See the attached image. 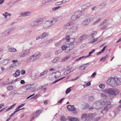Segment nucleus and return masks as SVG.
Listing matches in <instances>:
<instances>
[{"instance_id":"f257e3e1","label":"nucleus","mask_w":121,"mask_h":121,"mask_svg":"<svg viewBox=\"0 0 121 121\" xmlns=\"http://www.w3.org/2000/svg\"><path fill=\"white\" fill-rule=\"evenodd\" d=\"M107 84L113 87L121 84V78L116 77H111L107 80Z\"/></svg>"},{"instance_id":"f03ea898","label":"nucleus","mask_w":121,"mask_h":121,"mask_svg":"<svg viewBox=\"0 0 121 121\" xmlns=\"http://www.w3.org/2000/svg\"><path fill=\"white\" fill-rule=\"evenodd\" d=\"M105 92L110 95H115L118 94L119 90L117 89L110 88L105 89L104 90Z\"/></svg>"},{"instance_id":"7ed1b4c3","label":"nucleus","mask_w":121,"mask_h":121,"mask_svg":"<svg viewBox=\"0 0 121 121\" xmlns=\"http://www.w3.org/2000/svg\"><path fill=\"white\" fill-rule=\"evenodd\" d=\"M41 55V53L39 52H37L35 53L34 55L31 56L26 61V62H32L35 60H36L39 58Z\"/></svg>"},{"instance_id":"20e7f679","label":"nucleus","mask_w":121,"mask_h":121,"mask_svg":"<svg viewBox=\"0 0 121 121\" xmlns=\"http://www.w3.org/2000/svg\"><path fill=\"white\" fill-rule=\"evenodd\" d=\"M108 101L106 100L102 99L99 101H97L96 103V109H99L102 106L101 105H105L107 103Z\"/></svg>"},{"instance_id":"39448f33","label":"nucleus","mask_w":121,"mask_h":121,"mask_svg":"<svg viewBox=\"0 0 121 121\" xmlns=\"http://www.w3.org/2000/svg\"><path fill=\"white\" fill-rule=\"evenodd\" d=\"M107 101V103L106 105V107L100 111L101 113L103 115L105 114L108 112V109L112 107L110 102L109 101Z\"/></svg>"},{"instance_id":"423d86ee","label":"nucleus","mask_w":121,"mask_h":121,"mask_svg":"<svg viewBox=\"0 0 121 121\" xmlns=\"http://www.w3.org/2000/svg\"><path fill=\"white\" fill-rule=\"evenodd\" d=\"M61 75V73L59 71L52 73L49 75V77L51 80H54L58 78Z\"/></svg>"},{"instance_id":"0eeeda50","label":"nucleus","mask_w":121,"mask_h":121,"mask_svg":"<svg viewBox=\"0 0 121 121\" xmlns=\"http://www.w3.org/2000/svg\"><path fill=\"white\" fill-rule=\"evenodd\" d=\"M93 18L92 17L85 19L82 22L81 25L82 26L87 25L91 22Z\"/></svg>"},{"instance_id":"6e6552de","label":"nucleus","mask_w":121,"mask_h":121,"mask_svg":"<svg viewBox=\"0 0 121 121\" xmlns=\"http://www.w3.org/2000/svg\"><path fill=\"white\" fill-rule=\"evenodd\" d=\"M53 24V20H50L46 21L43 25V27L44 29H46L49 26H51Z\"/></svg>"},{"instance_id":"1a4fd4ad","label":"nucleus","mask_w":121,"mask_h":121,"mask_svg":"<svg viewBox=\"0 0 121 121\" xmlns=\"http://www.w3.org/2000/svg\"><path fill=\"white\" fill-rule=\"evenodd\" d=\"M53 24V20H50L46 21L43 25V27L44 29H46L49 26H51Z\"/></svg>"},{"instance_id":"9d476101","label":"nucleus","mask_w":121,"mask_h":121,"mask_svg":"<svg viewBox=\"0 0 121 121\" xmlns=\"http://www.w3.org/2000/svg\"><path fill=\"white\" fill-rule=\"evenodd\" d=\"M81 14V11H77L76 12L74 15L71 17V19L73 20H75L79 18Z\"/></svg>"},{"instance_id":"9b49d317","label":"nucleus","mask_w":121,"mask_h":121,"mask_svg":"<svg viewBox=\"0 0 121 121\" xmlns=\"http://www.w3.org/2000/svg\"><path fill=\"white\" fill-rule=\"evenodd\" d=\"M29 52L30 50L29 49H26L20 53L19 56L21 57H23L28 54L29 53Z\"/></svg>"},{"instance_id":"f8f14e48","label":"nucleus","mask_w":121,"mask_h":121,"mask_svg":"<svg viewBox=\"0 0 121 121\" xmlns=\"http://www.w3.org/2000/svg\"><path fill=\"white\" fill-rule=\"evenodd\" d=\"M65 40H66V42H67V44H69L70 43H72L75 40L74 38H70L69 35H67L65 38Z\"/></svg>"},{"instance_id":"ddd939ff","label":"nucleus","mask_w":121,"mask_h":121,"mask_svg":"<svg viewBox=\"0 0 121 121\" xmlns=\"http://www.w3.org/2000/svg\"><path fill=\"white\" fill-rule=\"evenodd\" d=\"M44 18L43 17L39 18L35 20L38 26L42 24L44 20Z\"/></svg>"},{"instance_id":"4468645a","label":"nucleus","mask_w":121,"mask_h":121,"mask_svg":"<svg viewBox=\"0 0 121 121\" xmlns=\"http://www.w3.org/2000/svg\"><path fill=\"white\" fill-rule=\"evenodd\" d=\"M67 108L69 111H73L76 110V108L74 106V105H69L67 107Z\"/></svg>"},{"instance_id":"2eb2a0df","label":"nucleus","mask_w":121,"mask_h":121,"mask_svg":"<svg viewBox=\"0 0 121 121\" xmlns=\"http://www.w3.org/2000/svg\"><path fill=\"white\" fill-rule=\"evenodd\" d=\"M31 14V12L29 11H26L22 12L21 13L20 17H26L29 16Z\"/></svg>"},{"instance_id":"dca6fc26","label":"nucleus","mask_w":121,"mask_h":121,"mask_svg":"<svg viewBox=\"0 0 121 121\" xmlns=\"http://www.w3.org/2000/svg\"><path fill=\"white\" fill-rule=\"evenodd\" d=\"M88 35L86 34H84L81 36L79 39V41L80 42H82L84 39H85Z\"/></svg>"},{"instance_id":"f3484780","label":"nucleus","mask_w":121,"mask_h":121,"mask_svg":"<svg viewBox=\"0 0 121 121\" xmlns=\"http://www.w3.org/2000/svg\"><path fill=\"white\" fill-rule=\"evenodd\" d=\"M9 51L10 52H15L17 51L16 50L13 48H12L10 46L8 45L7 46Z\"/></svg>"},{"instance_id":"a211bd4d","label":"nucleus","mask_w":121,"mask_h":121,"mask_svg":"<svg viewBox=\"0 0 121 121\" xmlns=\"http://www.w3.org/2000/svg\"><path fill=\"white\" fill-rule=\"evenodd\" d=\"M96 114L95 113H89L87 114V117L89 119H91L93 120V118L95 116Z\"/></svg>"},{"instance_id":"6ab92c4d","label":"nucleus","mask_w":121,"mask_h":121,"mask_svg":"<svg viewBox=\"0 0 121 121\" xmlns=\"http://www.w3.org/2000/svg\"><path fill=\"white\" fill-rule=\"evenodd\" d=\"M40 111L39 110H36V112H34L33 113L32 116L35 117H38L40 114V112H39Z\"/></svg>"},{"instance_id":"aec40b11","label":"nucleus","mask_w":121,"mask_h":121,"mask_svg":"<svg viewBox=\"0 0 121 121\" xmlns=\"http://www.w3.org/2000/svg\"><path fill=\"white\" fill-rule=\"evenodd\" d=\"M72 24L71 22H69L66 24L65 25V27L66 29H69L71 28L72 27Z\"/></svg>"},{"instance_id":"412c9836","label":"nucleus","mask_w":121,"mask_h":121,"mask_svg":"<svg viewBox=\"0 0 121 121\" xmlns=\"http://www.w3.org/2000/svg\"><path fill=\"white\" fill-rule=\"evenodd\" d=\"M20 71L19 69H17L15 73L13 74V76L15 77H17L20 75Z\"/></svg>"},{"instance_id":"4be33fe9","label":"nucleus","mask_w":121,"mask_h":121,"mask_svg":"<svg viewBox=\"0 0 121 121\" xmlns=\"http://www.w3.org/2000/svg\"><path fill=\"white\" fill-rule=\"evenodd\" d=\"M20 95V94L19 93H17L16 90L12 91L9 94V95Z\"/></svg>"},{"instance_id":"5701e85b","label":"nucleus","mask_w":121,"mask_h":121,"mask_svg":"<svg viewBox=\"0 0 121 121\" xmlns=\"http://www.w3.org/2000/svg\"><path fill=\"white\" fill-rule=\"evenodd\" d=\"M30 25L31 26H37L38 25L37 24L35 20L31 22L30 23Z\"/></svg>"},{"instance_id":"b1692460","label":"nucleus","mask_w":121,"mask_h":121,"mask_svg":"<svg viewBox=\"0 0 121 121\" xmlns=\"http://www.w3.org/2000/svg\"><path fill=\"white\" fill-rule=\"evenodd\" d=\"M8 33L9 32H7L6 30L1 33V36L2 37L6 36L8 35Z\"/></svg>"},{"instance_id":"393cba45","label":"nucleus","mask_w":121,"mask_h":121,"mask_svg":"<svg viewBox=\"0 0 121 121\" xmlns=\"http://www.w3.org/2000/svg\"><path fill=\"white\" fill-rule=\"evenodd\" d=\"M97 33V32L96 31L92 32L91 34L89 35V36L90 37H94L95 35H96Z\"/></svg>"},{"instance_id":"a878e982","label":"nucleus","mask_w":121,"mask_h":121,"mask_svg":"<svg viewBox=\"0 0 121 121\" xmlns=\"http://www.w3.org/2000/svg\"><path fill=\"white\" fill-rule=\"evenodd\" d=\"M48 34L47 33L44 32L42 34V35H40V36L41 37L42 39L45 38L46 36H48Z\"/></svg>"},{"instance_id":"bb28decb","label":"nucleus","mask_w":121,"mask_h":121,"mask_svg":"<svg viewBox=\"0 0 121 121\" xmlns=\"http://www.w3.org/2000/svg\"><path fill=\"white\" fill-rule=\"evenodd\" d=\"M89 63L83 64L81 67L82 68H83V70H84L89 66Z\"/></svg>"},{"instance_id":"cd10ccee","label":"nucleus","mask_w":121,"mask_h":121,"mask_svg":"<svg viewBox=\"0 0 121 121\" xmlns=\"http://www.w3.org/2000/svg\"><path fill=\"white\" fill-rule=\"evenodd\" d=\"M25 104H21V105L19 106L17 108V109L18 110H19L20 109V110H22L23 109L25 108H22L21 109H20V108L24 106V105Z\"/></svg>"},{"instance_id":"c85d7f7f","label":"nucleus","mask_w":121,"mask_h":121,"mask_svg":"<svg viewBox=\"0 0 121 121\" xmlns=\"http://www.w3.org/2000/svg\"><path fill=\"white\" fill-rule=\"evenodd\" d=\"M76 118L69 117H68V119L70 121H74L76 119Z\"/></svg>"},{"instance_id":"c756f323","label":"nucleus","mask_w":121,"mask_h":121,"mask_svg":"<svg viewBox=\"0 0 121 121\" xmlns=\"http://www.w3.org/2000/svg\"><path fill=\"white\" fill-rule=\"evenodd\" d=\"M106 3L104 2L100 5L99 7L101 8H104L106 6Z\"/></svg>"},{"instance_id":"7c9ffc66","label":"nucleus","mask_w":121,"mask_h":121,"mask_svg":"<svg viewBox=\"0 0 121 121\" xmlns=\"http://www.w3.org/2000/svg\"><path fill=\"white\" fill-rule=\"evenodd\" d=\"M48 71L47 70L44 71L41 73L40 75V76H44L46 75L48 72Z\"/></svg>"},{"instance_id":"2f4dec72","label":"nucleus","mask_w":121,"mask_h":121,"mask_svg":"<svg viewBox=\"0 0 121 121\" xmlns=\"http://www.w3.org/2000/svg\"><path fill=\"white\" fill-rule=\"evenodd\" d=\"M61 7V6H59L53 8H52V10L53 11H55Z\"/></svg>"},{"instance_id":"473e14b6","label":"nucleus","mask_w":121,"mask_h":121,"mask_svg":"<svg viewBox=\"0 0 121 121\" xmlns=\"http://www.w3.org/2000/svg\"><path fill=\"white\" fill-rule=\"evenodd\" d=\"M70 56H66L62 59V60L63 61H65L67 60L70 59Z\"/></svg>"},{"instance_id":"72a5a7b5","label":"nucleus","mask_w":121,"mask_h":121,"mask_svg":"<svg viewBox=\"0 0 121 121\" xmlns=\"http://www.w3.org/2000/svg\"><path fill=\"white\" fill-rule=\"evenodd\" d=\"M87 115L86 113H84L83 114L82 116V117L83 119H85L86 118H87Z\"/></svg>"},{"instance_id":"f704fd0d","label":"nucleus","mask_w":121,"mask_h":121,"mask_svg":"<svg viewBox=\"0 0 121 121\" xmlns=\"http://www.w3.org/2000/svg\"><path fill=\"white\" fill-rule=\"evenodd\" d=\"M14 30V29L13 28H10L8 29V30H7L6 31L7 32H9L8 33V35L11 32H12L13 30Z\"/></svg>"},{"instance_id":"c9c22d12","label":"nucleus","mask_w":121,"mask_h":121,"mask_svg":"<svg viewBox=\"0 0 121 121\" xmlns=\"http://www.w3.org/2000/svg\"><path fill=\"white\" fill-rule=\"evenodd\" d=\"M13 88V86H9L7 87V89L8 90H12Z\"/></svg>"},{"instance_id":"e433bc0d","label":"nucleus","mask_w":121,"mask_h":121,"mask_svg":"<svg viewBox=\"0 0 121 121\" xmlns=\"http://www.w3.org/2000/svg\"><path fill=\"white\" fill-rule=\"evenodd\" d=\"M101 118L100 117H97L93 119V121H98Z\"/></svg>"},{"instance_id":"4c0bfd02","label":"nucleus","mask_w":121,"mask_h":121,"mask_svg":"<svg viewBox=\"0 0 121 121\" xmlns=\"http://www.w3.org/2000/svg\"><path fill=\"white\" fill-rule=\"evenodd\" d=\"M100 95L101 97H102L104 99H106V98L107 96L105 94L103 93H101L100 94Z\"/></svg>"},{"instance_id":"58836bf2","label":"nucleus","mask_w":121,"mask_h":121,"mask_svg":"<svg viewBox=\"0 0 121 121\" xmlns=\"http://www.w3.org/2000/svg\"><path fill=\"white\" fill-rule=\"evenodd\" d=\"M66 49L65 51V52H66L67 53L69 52L71 50L69 48V47H68V46H66Z\"/></svg>"},{"instance_id":"ea45409f","label":"nucleus","mask_w":121,"mask_h":121,"mask_svg":"<svg viewBox=\"0 0 121 121\" xmlns=\"http://www.w3.org/2000/svg\"><path fill=\"white\" fill-rule=\"evenodd\" d=\"M15 105V104H14L13 105H12L9 108H8L7 109H6V111H7L13 108V106H14Z\"/></svg>"},{"instance_id":"a19ab883","label":"nucleus","mask_w":121,"mask_h":121,"mask_svg":"<svg viewBox=\"0 0 121 121\" xmlns=\"http://www.w3.org/2000/svg\"><path fill=\"white\" fill-rule=\"evenodd\" d=\"M59 58L58 57H57L55 58L52 61V62L54 63H55L57 61L59 60Z\"/></svg>"},{"instance_id":"79ce46f5","label":"nucleus","mask_w":121,"mask_h":121,"mask_svg":"<svg viewBox=\"0 0 121 121\" xmlns=\"http://www.w3.org/2000/svg\"><path fill=\"white\" fill-rule=\"evenodd\" d=\"M69 49L71 50H72L74 47V45L73 44H70L68 46Z\"/></svg>"},{"instance_id":"37998d69","label":"nucleus","mask_w":121,"mask_h":121,"mask_svg":"<svg viewBox=\"0 0 121 121\" xmlns=\"http://www.w3.org/2000/svg\"><path fill=\"white\" fill-rule=\"evenodd\" d=\"M71 91V90L70 88H68L66 91V94H68Z\"/></svg>"},{"instance_id":"c03bdc74","label":"nucleus","mask_w":121,"mask_h":121,"mask_svg":"<svg viewBox=\"0 0 121 121\" xmlns=\"http://www.w3.org/2000/svg\"><path fill=\"white\" fill-rule=\"evenodd\" d=\"M73 70H71V69L70 68L69 69H67L65 71L67 73V74L70 73L71 72L73 71Z\"/></svg>"},{"instance_id":"a18cd8bd","label":"nucleus","mask_w":121,"mask_h":121,"mask_svg":"<svg viewBox=\"0 0 121 121\" xmlns=\"http://www.w3.org/2000/svg\"><path fill=\"white\" fill-rule=\"evenodd\" d=\"M51 20H52L53 22V21H54L55 22H56L58 21V19L56 18H54L53 17H52L51 19Z\"/></svg>"},{"instance_id":"49530a36","label":"nucleus","mask_w":121,"mask_h":121,"mask_svg":"<svg viewBox=\"0 0 121 121\" xmlns=\"http://www.w3.org/2000/svg\"><path fill=\"white\" fill-rule=\"evenodd\" d=\"M101 20V18H99L94 22V24H95L97 23L100 21Z\"/></svg>"},{"instance_id":"de8ad7c7","label":"nucleus","mask_w":121,"mask_h":121,"mask_svg":"<svg viewBox=\"0 0 121 121\" xmlns=\"http://www.w3.org/2000/svg\"><path fill=\"white\" fill-rule=\"evenodd\" d=\"M98 38H96L95 39H93L91 40V42H90V43H92L93 42H94L97 41L98 40Z\"/></svg>"},{"instance_id":"09e8293b","label":"nucleus","mask_w":121,"mask_h":121,"mask_svg":"<svg viewBox=\"0 0 121 121\" xmlns=\"http://www.w3.org/2000/svg\"><path fill=\"white\" fill-rule=\"evenodd\" d=\"M48 2H49L48 0H43L42 4H44Z\"/></svg>"},{"instance_id":"8fccbe9b","label":"nucleus","mask_w":121,"mask_h":121,"mask_svg":"<svg viewBox=\"0 0 121 121\" xmlns=\"http://www.w3.org/2000/svg\"><path fill=\"white\" fill-rule=\"evenodd\" d=\"M107 22V20L106 19H105L104 22H103L102 23H101L100 24V26L103 25L105 23H106Z\"/></svg>"},{"instance_id":"3c124183","label":"nucleus","mask_w":121,"mask_h":121,"mask_svg":"<svg viewBox=\"0 0 121 121\" xmlns=\"http://www.w3.org/2000/svg\"><path fill=\"white\" fill-rule=\"evenodd\" d=\"M106 58L105 56L103 57L100 59V60L104 61L106 60Z\"/></svg>"},{"instance_id":"603ef678","label":"nucleus","mask_w":121,"mask_h":121,"mask_svg":"<svg viewBox=\"0 0 121 121\" xmlns=\"http://www.w3.org/2000/svg\"><path fill=\"white\" fill-rule=\"evenodd\" d=\"M60 44V41H59L58 42L56 43L55 44V45L56 46H59Z\"/></svg>"},{"instance_id":"864d4df0","label":"nucleus","mask_w":121,"mask_h":121,"mask_svg":"<svg viewBox=\"0 0 121 121\" xmlns=\"http://www.w3.org/2000/svg\"><path fill=\"white\" fill-rule=\"evenodd\" d=\"M18 62L17 60H13L12 61V62H13L14 64H15V65H16L17 63Z\"/></svg>"},{"instance_id":"5fc2aeb1","label":"nucleus","mask_w":121,"mask_h":121,"mask_svg":"<svg viewBox=\"0 0 121 121\" xmlns=\"http://www.w3.org/2000/svg\"><path fill=\"white\" fill-rule=\"evenodd\" d=\"M65 99V98H63L61 99L60 100L58 101V103H61L62 102V101L64 99Z\"/></svg>"},{"instance_id":"6e6d98bb","label":"nucleus","mask_w":121,"mask_h":121,"mask_svg":"<svg viewBox=\"0 0 121 121\" xmlns=\"http://www.w3.org/2000/svg\"><path fill=\"white\" fill-rule=\"evenodd\" d=\"M99 86L101 88H103L104 87V85L103 84L99 85Z\"/></svg>"},{"instance_id":"4d7b16f0","label":"nucleus","mask_w":121,"mask_h":121,"mask_svg":"<svg viewBox=\"0 0 121 121\" xmlns=\"http://www.w3.org/2000/svg\"><path fill=\"white\" fill-rule=\"evenodd\" d=\"M9 82L8 81H6L3 82V85H6L9 84Z\"/></svg>"},{"instance_id":"13d9d810","label":"nucleus","mask_w":121,"mask_h":121,"mask_svg":"<svg viewBox=\"0 0 121 121\" xmlns=\"http://www.w3.org/2000/svg\"><path fill=\"white\" fill-rule=\"evenodd\" d=\"M66 46H67L66 45V46L65 45H64L63 46H62V50H65V49H66Z\"/></svg>"},{"instance_id":"bf43d9fd","label":"nucleus","mask_w":121,"mask_h":121,"mask_svg":"<svg viewBox=\"0 0 121 121\" xmlns=\"http://www.w3.org/2000/svg\"><path fill=\"white\" fill-rule=\"evenodd\" d=\"M86 56H83L81 57H80L79 59H77L76 60H75V61H76V60H80L81 59H82V58H86Z\"/></svg>"},{"instance_id":"052dcab7","label":"nucleus","mask_w":121,"mask_h":121,"mask_svg":"<svg viewBox=\"0 0 121 121\" xmlns=\"http://www.w3.org/2000/svg\"><path fill=\"white\" fill-rule=\"evenodd\" d=\"M25 71L24 70H22L21 72V74L22 75L24 74L25 73Z\"/></svg>"},{"instance_id":"680f3d73","label":"nucleus","mask_w":121,"mask_h":121,"mask_svg":"<svg viewBox=\"0 0 121 121\" xmlns=\"http://www.w3.org/2000/svg\"><path fill=\"white\" fill-rule=\"evenodd\" d=\"M46 90V88H43V89H42L41 91V92H45Z\"/></svg>"},{"instance_id":"e2e57ef3","label":"nucleus","mask_w":121,"mask_h":121,"mask_svg":"<svg viewBox=\"0 0 121 121\" xmlns=\"http://www.w3.org/2000/svg\"><path fill=\"white\" fill-rule=\"evenodd\" d=\"M107 46H105L101 50V51L102 52V53H103L104 52V51L105 50V49L106 48V47Z\"/></svg>"},{"instance_id":"0e129e2a","label":"nucleus","mask_w":121,"mask_h":121,"mask_svg":"<svg viewBox=\"0 0 121 121\" xmlns=\"http://www.w3.org/2000/svg\"><path fill=\"white\" fill-rule=\"evenodd\" d=\"M60 120L62 121H65V117H61Z\"/></svg>"},{"instance_id":"69168bd1","label":"nucleus","mask_w":121,"mask_h":121,"mask_svg":"<svg viewBox=\"0 0 121 121\" xmlns=\"http://www.w3.org/2000/svg\"><path fill=\"white\" fill-rule=\"evenodd\" d=\"M96 73L95 72H94L91 75V77L92 78H93L95 76Z\"/></svg>"},{"instance_id":"338daca9","label":"nucleus","mask_w":121,"mask_h":121,"mask_svg":"<svg viewBox=\"0 0 121 121\" xmlns=\"http://www.w3.org/2000/svg\"><path fill=\"white\" fill-rule=\"evenodd\" d=\"M61 1H60L58 2H56L55 4L56 5H60V4H62V3H61Z\"/></svg>"},{"instance_id":"774afa93","label":"nucleus","mask_w":121,"mask_h":121,"mask_svg":"<svg viewBox=\"0 0 121 121\" xmlns=\"http://www.w3.org/2000/svg\"><path fill=\"white\" fill-rule=\"evenodd\" d=\"M21 79V78H16L14 80V81L15 82H16V81H20V80Z\"/></svg>"}]
</instances>
